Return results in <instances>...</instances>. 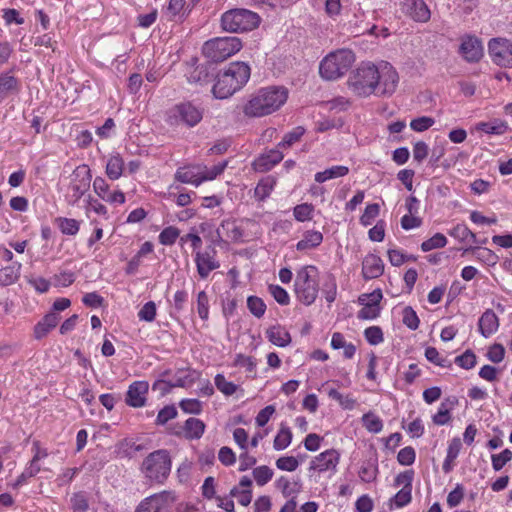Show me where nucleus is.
I'll list each match as a JSON object with an SVG mask.
<instances>
[{"instance_id":"nucleus-38","label":"nucleus","mask_w":512,"mask_h":512,"mask_svg":"<svg viewBox=\"0 0 512 512\" xmlns=\"http://www.w3.org/2000/svg\"><path fill=\"white\" fill-rule=\"evenodd\" d=\"M21 264L18 267L8 266L0 270V285L8 286L16 282L19 278V270Z\"/></svg>"},{"instance_id":"nucleus-59","label":"nucleus","mask_w":512,"mask_h":512,"mask_svg":"<svg viewBox=\"0 0 512 512\" xmlns=\"http://www.w3.org/2000/svg\"><path fill=\"white\" fill-rule=\"evenodd\" d=\"M426 359L440 367H448L446 358L442 357L435 347H427L425 350Z\"/></svg>"},{"instance_id":"nucleus-64","label":"nucleus","mask_w":512,"mask_h":512,"mask_svg":"<svg viewBox=\"0 0 512 512\" xmlns=\"http://www.w3.org/2000/svg\"><path fill=\"white\" fill-rule=\"evenodd\" d=\"M464 497L463 487L457 484L454 490H452L447 496V504L453 508L459 505Z\"/></svg>"},{"instance_id":"nucleus-18","label":"nucleus","mask_w":512,"mask_h":512,"mask_svg":"<svg viewBox=\"0 0 512 512\" xmlns=\"http://www.w3.org/2000/svg\"><path fill=\"white\" fill-rule=\"evenodd\" d=\"M282 159V152L278 149H272L255 159L253 162V168L258 172H267L280 163Z\"/></svg>"},{"instance_id":"nucleus-32","label":"nucleus","mask_w":512,"mask_h":512,"mask_svg":"<svg viewBox=\"0 0 512 512\" xmlns=\"http://www.w3.org/2000/svg\"><path fill=\"white\" fill-rule=\"evenodd\" d=\"M89 185V178L72 182L69 186V202L76 203L88 190Z\"/></svg>"},{"instance_id":"nucleus-55","label":"nucleus","mask_w":512,"mask_h":512,"mask_svg":"<svg viewBox=\"0 0 512 512\" xmlns=\"http://www.w3.org/2000/svg\"><path fill=\"white\" fill-rule=\"evenodd\" d=\"M178 412L174 405H167L162 408L156 418L157 425H165L169 420L176 418Z\"/></svg>"},{"instance_id":"nucleus-31","label":"nucleus","mask_w":512,"mask_h":512,"mask_svg":"<svg viewBox=\"0 0 512 512\" xmlns=\"http://www.w3.org/2000/svg\"><path fill=\"white\" fill-rule=\"evenodd\" d=\"M275 184H276V179L271 176H268V177L260 180L255 188V191H254L255 197L259 201L265 200L267 197H269Z\"/></svg>"},{"instance_id":"nucleus-22","label":"nucleus","mask_w":512,"mask_h":512,"mask_svg":"<svg viewBox=\"0 0 512 512\" xmlns=\"http://www.w3.org/2000/svg\"><path fill=\"white\" fill-rule=\"evenodd\" d=\"M175 179L181 183L192 184L196 187L205 181V177L200 174L199 168L196 166L179 168L175 173Z\"/></svg>"},{"instance_id":"nucleus-5","label":"nucleus","mask_w":512,"mask_h":512,"mask_svg":"<svg viewBox=\"0 0 512 512\" xmlns=\"http://www.w3.org/2000/svg\"><path fill=\"white\" fill-rule=\"evenodd\" d=\"M242 48L238 37H217L206 41L202 47L203 55L211 62H222L236 54Z\"/></svg>"},{"instance_id":"nucleus-20","label":"nucleus","mask_w":512,"mask_h":512,"mask_svg":"<svg viewBox=\"0 0 512 512\" xmlns=\"http://www.w3.org/2000/svg\"><path fill=\"white\" fill-rule=\"evenodd\" d=\"M499 328V318L492 309H487L479 318L478 329L485 338L493 335Z\"/></svg>"},{"instance_id":"nucleus-36","label":"nucleus","mask_w":512,"mask_h":512,"mask_svg":"<svg viewBox=\"0 0 512 512\" xmlns=\"http://www.w3.org/2000/svg\"><path fill=\"white\" fill-rule=\"evenodd\" d=\"M60 231L69 236H74L79 232L80 222L72 218L60 217L57 219Z\"/></svg>"},{"instance_id":"nucleus-39","label":"nucleus","mask_w":512,"mask_h":512,"mask_svg":"<svg viewBox=\"0 0 512 512\" xmlns=\"http://www.w3.org/2000/svg\"><path fill=\"white\" fill-rule=\"evenodd\" d=\"M210 65L201 64L198 65L189 75L188 80L194 83H207L210 81Z\"/></svg>"},{"instance_id":"nucleus-33","label":"nucleus","mask_w":512,"mask_h":512,"mask_svg":"<svg viewBox=\"0 0 512 512\" xmlns=\"http://www.w3.org/2000/svg\"><path fill=\"white\" fill-rule=\"evenodd\" d=\"M378 465L376 460H368L363 463L359 470V477L363 482L371 483L376 480Z\"/></svg>"},{"instance_id":"nucleus-51","label":"nucleus","mask_w":512,"mask_h":512,"mask_svg":"<svg viewBox=\"0 0 512 512\" xmlns=\"http://www.w3.org/2000/svg\"><path fill=\"white\" fill-rule=\"evenodd\" d=\"M197 312L201 319L207 320L209 317V298L205 291H200L197 295Z\"/></svg>"},{"instance_id":"nucleus-2","label":"nucleus","mask_w":512,"mask_h":512,"mask_svg":"<svg viewBox=\"0 0 512 512\" xmlns=\"http://www.w3.org/2000/svg\"><path fill=\"white\" fill-rule=\"evenodd\" d=\"M288 99V89L283 86H268L259 89L245 104L247 117L259 118L279 110Z\"/></svg>"},{"instance_id":"nucleus-23","label":"nucleus","mask_w":512,"mask_h":512,"mask_svg":"<svg viewBox=\"0 0 512 512\" xmlns=\"http://www.w3.org/2000/svg\"><path fill=\"white\" fill-rule=\"evenodd\" d=\"M59 322V316L56 312L46 314L34 327V336L36 339L44 338L51 329L55 328Z\"/></svg>"},{"instance_id":"nucleus-13","label":"nucleus","mask_w":512,"mask_h":512,"mask_svg":"<svg viewBox=\"0 0 512 512\" xmlns=\"http://www.w3.org/2000/svg\"><path fill=\"white\" fill-rule=\"evenodd\" d=\"M148 390L149 384L147 381L133 382L126 393V404L134 408L143 407L146 404Z\"/></svg>"},{"instance_id":"nucleus-34","label":"nucleus","mask_w":512,"mask_h":512,"mask_svg":"<svg viewBox=\"0 0 512 512\" xmlns=\"http://www.w3.org/2000/svg\"><path fill=\"white\" fill-rule=\"evenodd\" d=\"M275 485L278 489L281 490L284 497H290L297 495L301 491V485L299 482L291 483L289 479L284 476H281L276 482Z\"/></svg>"},{"instance_id":"nucleus-52","label":"nucleus","mask_w":512,"mask_h":512,"mask_svg":"<svg viewBox=\"0 0 512 512\" xmlns=\"http://www.w3.org/2000/svg\"><path fill=\"white\" fill-rule=\"evenodd\" d=\"M364 336L371 345H378L383 342V331L379 326H371L365 329Z\"/></svg>"},{"instance_id":"nucleus-48","label":"nucleus","mask_w":512,"mask_h":512,"mask_svg":"<svg viewBox=\"0 0 512 512\" xmlns=\"http://www.w3.org/2000/svg\"><path fill=\"white\" fill-rule=\"evenodd\" d=\"M380 206L377 203L369 204L366 206L364 213L360 217V223L363 226H370L374 219L379 215Z\"/></svg>"},{"instance_id":"nucleus-1","label":"nucleus","mask_w":512,"mask_h":512,"mask_svg":"<svg viewBox=\"0 0 512 512\" xmlns=\"http://www.w3.org/2000/svg\"><path fill=\"white\" fill-rule=\"evenodd\" d=\"M398 81V74L389 63L379 67L372 63H362L350 73L347 85L357 96H390L396 91Z\"/></svg>"},{"instance_id":"nucleus-45","label":"nucleus","mask_w":512,"mask_h":512,"mask_svg":"<svg viewBox=\"0 0 512 512\" xmlns=\"http://www.w3.org/2000/svg\"><path fill=\"white\" fill-rule=\"evenodd\" d=\"M314 207L311 204L303 203L294 207L293 215L299 222H304L312 218Z\"/></svg>"},{"instance_id":"nucleus-37","label":"nucleus","mask_w":512,"mask_h":512,"mask_svg":"<svg viewBox=\"0 0 512 512\" xmlns=\"http://www.w3.org/2000/svg\"><path fill=\"white\" fill-rule=\"evenodd\" d=\"M292 441V432L289 427L282 426L276 435L273 447L275 450H283L287 448Z\"/></svg>"},{"instance_id":"nucleus-43","label":"nucleus","mask_w":512,"mask_h":512,"mask_svg":"<svg viewBox=\"0 0 512 512\" xmlns=\"http://www.w3.org/2000/svg\"><path fill=\"white\" fill-rule=\"evenodd\" d=\"M363 426L372 433H379L383 428L382 420L375 414L369 412L362 417Z\"/></svg>"},{"instance_id":"nucleus-41","label":"nucleus","mask_w":512,"mask_h":512,"mask_svg":"<svg viewBox=\"0 0 512 512\" xmlns=\"http://www.w3.org/2000/svg\"><path fill=\"white\" fill-rule=\"evenodd\" d=\"M216 388L225 396H231L236 391L238 386L233 382L227 381L223 374H217L214 378Z\"/></svg>"},{"instance_id":"nucleus-42","label":"nucleus","mask_w":512,"mask_h":512,"mask_svg":"<svg viewBox=\"0 0 512 512\" xmlns=\"http://www.w3.org/2000/svg\"><path fill=\"white\" fill-rule=\"evenodd\" d=\"M447 244V238L442 233H436L428 240L422 242L421 250L428 252L433 249L443 248Z\"/></svg>"},{"instance_id":"nucleus-47","label":"nucleus","mask_w":512,"mask_h":512,"mask_svg":"<svg viewBox=\"0 0 512 512\" xmlns=\"http://www.w3.org/2000/svg\"><path fill=\"white\" fill-rule=\"evenodd\" d=\"M253 476L255 478L256 483L259 486H263L272 479L273 471L268 466L263 465V466L256 467L253 470Z\"/></svg>"},{"instance_id":"nucleus-53","label":"nucleus","mask_w":512,"mask_h":512,"mask_svg":"<svg viewBox=\"0 0 512 512\" xmlns=\"http://www.w3.org/2000/svg\"><path fill=\"white\" fill-rule=\"evenodd\" d=\"M512 459V451L509 449L503 450L499 454L491 456L492 467L495 471H500L504 465Z\"/></svg>"},{"instance_id":"nucleus-12","label":"nucleus","mask_w":512,"mask_h":512,"mask_svg":"<svg viewBox=\"0 0 512 512\" xmlns=\"http://www.w3.org/2000/svg\"><path fill=\"white\" fill-rule=\"evenodd\" d=\"M195 264L200 278L206 279L212 271L220 267V263L216 259V250L210 247L205 251H197Z\"/></svg>"},{"instance_id":"nucleus-4","label":"nucleus","mask_w":512,"mask_h":512,"mask_svg":"<svg viewBox=\"0 0 512 512\" xmlns=\"http://www.w3.org/2000/svg\"><path fill=\"white\" fill-rule=\"evenodd\" d=\"M355 61L354 53L349 49H339L329 53L319 66V73L323 79L336 80L342 77Z\"/></svg>"},{"instance_id":"nucleus-62","label":"nucleus","mask_w":512,"mask_h":512,"mask_svg":"<svg viewBox=\"0 0 512 512\" xmlns=\"http://www.w3.org/2000/svg\"><path fill=\"white\" fill-rule=\"evenodd\" d=\"M276 466L280 470L292 472L298 468L299 462L293 456H284L277 459Z\"/></svg>"},{"instance_id":"nucleus-29","label":"nucleus","mask_w":512,"mask_h":512,"mask_svg":"<svg viewBox=\"0 0 512 512\" xmlns=\"http://www.w3.org/2000/svg\"><path fill=\"white\" fill-rule=\"evenodd\" d=\"M124 161L119 154L112 155L106 164V174L111 180L119 179L123 174Z\"/></svg>"},{"instance_id":"nucleus-6","label":"nucleus","mask_w":512,"mask_h":512,"mask_svg":"<svg viewBox=\"0 0 512 512\" xmlns=\"http://www.w3.org/2000/svg\"><path fill=\"white\" fill-rule=\"evenodd\" d=\"M259 22L260 17L257 13L241 8L231 9L221 16L222 29L231 33L251 31Z\"/></svg>"},{"instance_id":"nucleus-8","label":"nucleus","mask_w":512,"mask_h":512,"mask_svg":"<svg viewBox=\"0 0 512 512\" xmlns=\"http://www.w3.org/2000/svg\"><path fill=\"white\" fill-rule=\"evenodd\" d=\"M203 118V110L191 102L175 105L167 112V121L170 125H187L193 127Z\"/></svg>"},{"instance_id":"nucleus-57","label":"nucleus","mask_w":512,"mask_h":512,"mask_svg":"<svg viewBox=\"0 0 512 512\" xmlns=\"http://www.w3.org/2000/svg\"><path fill=\"white\" fill-rule=\"evenodd\" d=\"M73 512H86L89 508L88 499L84 493H76L71 498Z\"/></svg>"},{"instance_id":"nucleus-61","label":"nucleus","mask_w":512,"mask_h":512,"mask_svg":"<svg viewBox=\"0 0 512 512\" xmlns=\"http://www.w3.org/2000/svg\"><path fill=\"white\" fill-rule=\"evenodd\" d=\"M323 294L329 304L335 301L337 296V285L335 278L332 275L328 276V281L323 286Z\"/></svg>"},{"instance_id":"nucleus-60","label":"nucleus","mask_w":512,"mask_h":512,"mask_svg":"<svg viewBox=\"0 0 512 512\" xmlns=\"http://www.w3.org/2000/svg\"><path fill=\"white\" fill-rule=\"evenodd\" d=\"M415 458V450L411 446L402 448L397 455L398 462L404 466L412 465L415 461Z\"/></svg>"},{"instance_id":"nucleus-35","label":"nucleus","mask_w":512,"mask_h":512,"mask_svg":"<svg viewBox=\"0 0 512 512\" xmlns=\"http://www.w3.org/2000/svg\"><path fill=\"white\" fill-rule=\"evenodd\" d=\"M17 83V79L9 73L0 75V101L17 90Z\"/></svg>"},{"instance_id":"nucleus-7","label":"nucleus","mask_w":512,"mask_h":512,"mask_svg":"<svg viewBox=\"0 0 512 512\" xmlns=\"http://www.w3.org/2000/svg\"><path fill=\"white\" fill-rule=\"evenodd\" d=\"M141 470L149 480L163 483L171 471L169 452L165 449H160L150 453L143 460Z\"/></svg>"},{"instance_id":"nucleus-44","label":"nucleus","mask_w":512,"mask_h":512,"mask_svg":"<svg viewBox=\"0 0 512 512\" xmlns=\"http://www.w3.org/2000/svg\"><path fill=\"white\" fill-rule=\"evenodd\" d=\"M402 321L411 330L419 327L420 320L411 306H406L402 311Z\"/></svg>"},{"instance_id":"nucleus-25","label":"nucleus","mask_w":512,"mask_h":512,"mask_svg":"<svg viewBox=\"0 0 512 512\" xmlns=\"http://www.w3.org/2000/svg\"><path fill=\"white\" fill-rule=\"evenodd\" d=\"M323 241V234L320 231L308 230L305 231L303 237L297 242L296 248L298 251L310 250L318 247Z\"/></svg>"},{"instance_id":"nucleus-3","label":"nucleus","mask_w":512,"mask_h":512,"mask_svg":"<svg viewBox=\"0 0 512 512\" xmlns=\"http://www.w3.org/2000/svg\"><path fill=\"white\" fill-rule=\"evenodd\" d=\"M294 291L302 304L309 306L315 302L319 293V271L315 266H304L297 271Z\"/></svg>"},{"instance_id":"nucleus-50","label":"nucleus","mask_w":512,"mask_h":512,"mask_svg":"<svg viewBox=\"0 0 512 512\" xmlns=\"http://www.w3.org/2000/svg\"><path fill=\"white\" fill-rule=\"evenodd\" d=\"M411 492H412V488L403 487L391 499V503H394L397 508H401V507L406 506L412 500Z\"/></svg>"},{"instance_id":"nucleus-56","label":"nucleus","mask_w":512,"mask_h":512,"mask_svg":"<svg viewBox=\"0 0 512 512\" xmlns=\"http://www.w3.org/2000/svg\"><path fill=\"white\" fill-rule=\"evenodd\" d=\"M179 406L185 413L197 415L202 412V403L198 399H183Z\"/></svg>"},{"instance_id":"nucleus-28","label":"nucleus","mask_w":512,"mask_h":512,"mask_svg":"<svg viewBox=\"0 0 512 512\" xmlns=\"http://www.w3.org/2000/svg\"><path fill=\"white\" fill-rule=\"evenodd\" d=\"M461 441L459 438H454L449 443L448 449H447V455L442 465V470L444 473H450L453 469V462L458 457L459 452L461 450Z\"/></svg>"},{"instance_id":"nucleus-27","label":"nucleus","mask_w":512,"mask_h":512,"mask_svg":"<svg viewBox=\"0 0 512 512\" xmlns=\"http://www.w3.org/2000/svg\"><path fill=\"white\" fill-rule=\"evenodd\" d=\"M449 235L458 239L460 242L469 243V244L480 243L476 237V234L473 233L464 224H457L454 228H452L449 231ZM481 243H485V241H482Z\"/></svg>"},{"instance_id":"nucleus-30","label":"nucleus","mask_w":512,"mask_h":512,"mask_svg":"<svg viewBox=\"0 0 512 512\" xmlns=\"http://www.w3.org/2000/svg\"><path fill=\"white\" fill-rule=\"evenodd\" d=\"M349 173V168L343 165L332 166L322 172L315 174V181L323 183L329 179L339 178L346 176Z\"/></svg>"},{"instance_id":"nucleus-19","label":"nucleus","mask_w":512,"mask_h":512,"mask_svg":"<svg viewBox=\"0 0 512 512\" xmlns=\"http://www.w3.org/2000/svg\"><path fill=\"white\" fill-rule=\"evenodd\" d=\"M384 272V264L379 256L368 254L362 262V274L365 279L380 277Z\"/></svg>"},{"instance_id":"nucleus-14","label":"nucleus","mask_w":512,"mask_h":512,"mask_svg":"<svg viewBox=\"0 0 512 512\" xmlns=\"http://www.w3.org/2000/svg\"><path fill=\"white\" fill-rule=\"evenodd\" d=\"M340 455L335 449H329L314 458L310 463V469L319 472L335 470L339 463Z\"/></svg>"},{"instance_id":"nucleus-16","label":"nucleus","mask_w":512,"mask_h":512,"mask_svg":"<svg viewBox=\"0 0 512 512\" xmlns=\"http://www.w3.org/2000/svg\"><path fill=\"white\" fill-rule=\"evenodd\" d=\"M461 55L469 62L478 61L483 55L481 41L475 36H465L460 45Z\"/></svg>"},{"instance_id":"nucleus-17","label":"nucleus","mask_w":512,"mask_h":512,"mask_svg":"<svg viewBox=\"0 0 512 512\" xmlns=\"http://www.w3.org/2000/svg\"><path fill=\"white\" fill-rule=\"evenodd\" d=\"M236 85L232 78H229V75L223 72L218 75L217 81L213 85L212 93L217 99H226L242 88L236 87Z\"/></svg>"},{"instance_id":"nucleus-54","label":"nucleus","mask_w":512,"mask_h":512,"mask_svg":"<svg viewBox=\"0 0 512 512\" xmlns=\"http://www.w3.org/2000/svg\"><path fill=\"white\" fill-rule=\"evenodd\" d=\"M455 363L461 368L472 369L476 365V355L471 350H466L455 358Z\"/></svg>"},{"instance_id":"nucleus-40","label":"nucleus","mask_w":512,"mask_h":512,"mask_svg":"<svg viewBox=\"0 0 512 512\" xmlns=\"http://www.w3.org/2000/svg\"><path fill=\"white\" fill-rule=\"evenodd\" d=\"M247 308L256 318H261L266 311V304L262 298L257 296H249L247 298Z\"/></svg>"},{"instance_id":"nucleus-46","label":"nucleus","mask_w":512,"mask_h":512,"mask_svg":"<svg viewBox=\"0 0 512 512\" xmlns=\"http://www.w3.org/2000/svg\"><path fill=\"white\" fill-rule=\"evenodd\" d=\"M268 291L275 299L277 303L280 305H288L290 303V297L287 291L279 285L270 284L268 286Z\"/></svg>"},{"instance_id":"nucleus-63","label":"nucleus","mask_w":512,"mask_h":512,"mask_svg":"<svg viewBox=\"0 0 512 512\" xmlns=\"http://www.w3.org/2000/svg\"><path fill=\"white\" fill-rule=\"evenodd\" d=\"M505 349L502 344L495 343L490 346L487 358L493 363H499L504 359Z\"/></svg>"},{"instance_id":"nucleus-58","label":"nucleus","mask_w":512,"mask_h":512,"mask_svg":"<svg viewBox=\"0 0 512 512\" xmlns=\"http://www.w3.org/2000/svg\"><path fill=\"white\" fill-rule=\"evenodd\" d=\"M138 317L142 321L152 322L156 317V304L153 301L145 303L139 310Z\"/></svg>"},{"instance_id":"nucleus-15","label":"nucleus","mask_w":512,"mask_h":512,"mask_svg":"<svg viewBox=\"0 0 512 512\" xmlns=\"http://www.w3.org/2000/svg\"><path fill=\"white\" fill-rule=\"evenodd\" d=\"M403 10L416 22L425 23L431 17L430 9L424 0H404Z\"/></svg>"},{"instance_id":"nucleus-49","label":"nucleus","mask_w":512,"mask_h":512,"mask_svg":"<svg viewBox=\"0 0 512 512\" xmlns=\"http://www.w3.org/2000/svg\"><path fill=\"white\" fill-rule=\"evenodd\" d=\"M180 231L174 226L166 227L159 234V242L163 245H173L179 237Z\"/></svg>"},{"instance_id":"nucleus-26","label":"nucleus","mask_w":512,"mask_h":512,"mask_svg":"<svg viewBox=\"0 0 512 512\" xmlns=\"http://www.w3.org/2000/svg\"><path fill=\"white\" fill-rule=\"evenodd\" d=\"M182 430L185 438L200 439L205 431V424L202 420L191 417L185 421Z\"/></svg>"},{"instance_id":"nucleus-11","label":"nucleus","mask_w":512,"mask_h":512,"mask_svg":"<svg viewBox=\"0 0 512 512\" xmlns=\"http://www.w3.org/2000/svg\"><path fill=\"white\" fill-rule=\"evenodd\" d=\"M383 298L381 289H376L369 294L359 296V303L363 307L358 311L357 318L362 320H372L379 316L381 308L380 301Z\"/></svg>"},{"instance_id":"nucleus-21","label":"nucleus","mask_w":512,"mask_h":512,"mask_svg":"<svg viewBox=\"0 0 512 512\" xmlns=\"http://www.w3.org/2000/svg\"><path fill=\"white\" fill-rule=\"evenodd\" d=\"M224 73L232 78L233 82L237 84L236 87H243L250 78V67L244 62H234Z\"/></svg>"},{"instance_id":"nucleus-10","label":"nucleus","mask_w":512,"mask_h":512,"mask_svg":"<svg viewBox=\"0 0 512 512\" xmlns=\"http://www.w3.org/2000/svg\"><path fill=\"white\" fill-rule=\"evenodd\" d=\"M175 501L170 491H162L142 500L134 512H163L168 510Z\"/></svg>"},{"instance_id":"nucleus-24","label":"nucleus","mask_w":512,"mask_h":512,"mask_svg":"<svg viewBox=\"0 0 512 512\" xmlns=\"http://www.w3.org/2000/svg\"><path fill=\"white\" fill-rule=\"evenodd\" d=\"M266 336L271 343L279 347H286L291 342L290 333L280 325L267 329Z\"/></svg>"},{"instance_id":"nucleus-9","label":"nucleus","mask_w":512,"mask_h":512,"mask_svg":"<svg viewBox=\"0 0 512 512\" xmlns=\"http://www.w3.org/2000/svg\"><path fill=\"white\" fill-rule=\"evenodd\" d=\"M488 53L496 65L512 68L511 40L501 37L490 39L488 42Z\"/></svg>"}]
</instances>
